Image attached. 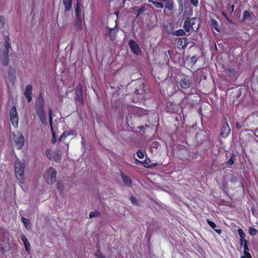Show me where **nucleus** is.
<instances>
[{"instance_id":"nucleus-1","label":"nucleus","mask_w":258,"mask_h":258,"mask_svg":"<svg viewBox=\"0 0 258 258\" xmlns=\"http://www.w3.org/2000/svg\"><path fill=\"white\" fill-rule=\"evenodd\" d=\"M11 49L10 38L7 37L5 42H0V63L5 67L9 64V50Z\"/></svg>"},{"instance_id":"nucleus-2","label":"nucleus","mask_w":258,"mask_h":258,"mask_svg":"<svg viewBox=\"0 0 258 258\" xmlns=\"http://www.w3.org/2000/svg\"><path fill=\"white\" fill-rule=\"evenodd\" d=\"M25 163L17 159L15 164V172L18 180L21 183L24 181Z\"/></svg>"},{"instance_id":"nucleus-3","label":"nucleus","mask_w":258,"mask_h":258,"mask_svg":"<svg viewBox=\"0 0 258 258\" xmlns=\"http://www.w3.org/2000/svg\"><path fill=\"white\" fill-rule=\"evenodd\" d=\"M4 77L7 88L10 89L11 86H14L16 80L15 69L12 67L9 68L8 72L5 74Z\"/></svg>"},{"instance_id":"nucleus-4","label":"nucleus","mask_w":258,"mask_h":258,"mask_svg":"<svg viewBox=\"0 0 258 258\" xmlns=\"http://www.w3.org/2000/svg\"><path fill=\"white\" fill-rule=\"evenodd\" d=\"M36 114L39 118L41 122L44 125L47 124V115L45 110L44 105L35 104Z\"/></svg>"},{"instance_id":"nucleus-5","label":"nucleus","mask_w":258,"mask_h":258,"mask_svg":"<svg viewBox=\"0 0 258 258\" xmlns=\"http://www.w3.org/2000/svg\"><path fill=\"white\" fill-rule=\"evenodd\" d=\"M115 24L113 28H110L108 26L105 27L106 30L105 31V35L108 36L109 39L113 41L115 39L116 34L119 31L117 27V20L115 21Z\"/></svg>"},{"instance_id":"nucleus-6","label":"nucleus","mask_w":258,"mask_h":258,"mask_svg":"<svg viewBox=\"0 0 258 258\" xmlns=\"http://www.w3.org/2000/svg\"><path fill=\"white\" fill-rule=\"evenodd\" d=\"M10 120L12 125L17 127L18 125L19 118L18 112L15 106H12L10 110Z\"/></svg>"},{"instance_id":"nucleus-7","label":"nucleus","mask_w":258,"mask_h":258,"mask_svg":"<svg viewBox=\"0 0 258 258\" xmlns=\"http://www.w3.org/2000/svg\"><path fill=\"white\" fill-rule=\"evenodd\" d=\"M47 174H49L50 175V178H47L46 177V175H45L44 178L46 179V182L48 184H52L53 182H55L56 180V175L57 172L56 170L52 167H50L46 171Z\"/></svg>"},{"instance_id":"nucleus-8","label":"nucleus","mask_w":258,"mask_h":258,"mask_svg":"<svg viewBox=\"0 0 258 258\" xmlns=\"http://www.w3.org/2000/svg\"><path fill=\"white\" fill-rule=\"evenodd\" d=\"M174 28V24L168 20L165 22L163 25V30L168 35L172 34Z\"/></svg>"},{"instance_id":"nucleus-9","label":"nucleus","mask_w":258,"mask_h":258,"mask_svg":"<svg viewBox=\"0 0 258 258\" xmlns=\"http://www.w3.org/2000/svg\"><path fill=\"white\" fill-rule=\"evenodd\" d=\"M33 87L31 84H28L26 85L24 95L25 96L27 101L28 103H30L32 100V92Z\"/></svg>"},{"instance_id":"nucleus-10","label":"nucleus","mask_w":258,"mask_h":258,"mask_svg":"<svg viewBox=\"0 0 258 258\" xmlns=\"http://www.w3.org/2000/svg\"><path fill=\"white\" fill-rule=\"evenodd\" d=\"M131 51L135 54H139L141 52V50L139 45L134 40H131L128 42Z\"/></svg>"},{"instance_id":"nucleus-11","label":"nucleus","mask_w":258,"mask_h":258,"mask_svg":"<svg viewBox=\"0 0 258 258\" xmlns=\"http://www.w3.org/2000/svg\"><path fill=\"white\" fill-rule=\"evenodd\" d=\"M225 121L221 128L220 136L222 138L227 137L230 133L231 129L228 124L226 119H225Z\"/></svg>"},{"instance_id":"nucleus-12","label":"nucleus","mask_w":258,"mask_h":258,"mask_svg":"<svg viewBox=\"0 0 258 258\" xmlns=\"http://www.w3.org/2000/svg\"><path fill=\"white\" fill-rule=\"evenodd\" d=\"M49 122L51 128V131L52 132V141L53 143H54L56 141V138L55 137V132L53 131V116H52V110L51 108L49 109Z\"/></svg>"},{"instance_id":"nucleus-13","label":"nucleus","mask_w":258,"mask_h":258,"mask_svg":"<svg viewBox=\"0 0 258 258\" xmlns=\"http://www.w3.org/2000/svg\"><path fill=\"white\" fill-rule=\"evenodd\" d=\"M15 142L18 149L20 150L23 148L24 144V138L22 133L20 132L18 133V137L15 140Z\"/></svg>"},{"instance_id":"nucleus-14","label":"nucleus","mask_w":258,"mask_h":258,"mask_svg":"<svg viewBox=\"0 0 258 258\" xmlns=\"http://www.w3.org/2000/svg\"><path fill=\"white\" fill-rule=\"evenodd\" d=\"M160 148V143L156 141H153L150 145V152L154 155H156Z\"/></svg>"},{"instance_id":"nucleus-15","label":"nucleus","mask_w":258,"mask_h":258,"mask_svg":"<svg viewBox=\"0 0 258 258\" xmlns=\"http://www.w3.org/2000/svg\"><path fill=\"white\" fill-rule=\"evenodd\" d=\"M120 176L124 184L128 187H131L133 182L132 179L122 172H120Z\"/></svg>"},{"instance_id":"nucleus-16","label":"nucleus","mask_w":258,"mask_h":258,"mask_svg":"<svg viewBox=\"0 0 258 258\" xmlns=\"http://www.w3.org/2000/svg\"><path fill=\"white\" fill-rule=\"evenodd\" d=\"M180 86L183 89L188 88L191 84L190 80L187 77H184L179 82Z\"/></svg>"},{"instance_id":"nucleus-17","label":"nucleus","mask_w":258,"mask_h":258,"mask_svg":"<svg viewBox=\"0 0 258 258\" xmlns=\"http://www.w3.org/2000/svg\"><path fill=\"white\" fill-rule=\"evenodd\" d=\"M188 44V39L185 38H179L177 41V45L179 49H183Z\"/></svg>"},{"instance_id":"nucleus-18","label":"nucleus","mask_w":258,"mask_h":258,"mask_svg":"<svg viewBox=\"0 0 258 258\" xmlns=\"http://www.w3.org/2000/svg\"><path fill=\"white\" fill-rule=\"evenodd\" d=\"M146 91L145 86L142 83L140 85L139 88L136 89L135 93L137 95H143L146 93Z\"/></svg>"},{"instance_id":"nucleus-19","label":"nucleus","mask_w":258,"mask_h":258,"mask_svg":"<svg viewBox=\"0 0 258 258\" xmlns=\"http://www.w3.org/2000/svg\"><path fill=\"white\" fill-rule=\"evenodd\" d=\"M190 22L192 26V30L194 31H197L199 28V20L196 18L193 17L191 19L189 18Z\"/></svg>"},{"instance_id":"nucleus-20","label":"nucleus","mask_w":258,"mask_h":258,"mask_svg":"<svg viewBox=\"0 0 258 258\" xmlns=\"http://www.w3.org/2000/svg\"><path fill=\"white\" fill-rule=\"evenodd\" d=\"M74 131L73 130L70 131L69 132H64L63 134L61 135L59 139V142H64L66 139L71 136L73 135L74 133Z\"/></svg>"},{"instance_id":"nucleus-21","label":"nucleus","mask_w":258,"mask_h":258,"mask_svg":"<svg viewBox=\"0 0 258 258\" xmlns=\"http://www.w3.org/2000/svg\"><path fill=\"white\" fill-rule=\"evenodd\" d=\"M238 233L239 235L240 236V244L241 246H242V242L244 241L245 243L248 242L247 240L245 239V234L243 232V230L242 229H238Z\"/></svg>"},{"instance_id":"nucleus-22","label":"nucleus","mask_w":258,"mask_h":258,"mask_svg":"<svg viewBox=\"0 0 258 258\" xmlns=\"http://www.w3.org/2000/svg\"><path fill=\"white\" fill-rule=\"evenodd\" d=\"M183 28L185 31L187 32H189L190 31V29H192V26L190 22L189 18H188L183 23Z\"/></svg>"},{"instance_id":"nucleus-23","label":"nucleus","mask_w":258,"mask_h":258,"mask_svg":"<svg viewBox=\"0 0 258 258\" xmlns=\"http://www.w3.org/2000/svg\"><path fill=\"white\" fill-rule=\"evenodd\" d=\"M75 100L76 103L78 106H83L84 105V101L83 94L76 95Z\"/></svg>"},{"instance_id":"nucleus-24","label":"nucleus","mask_w":258,"mask_h":258,"mask_svg":"<svg viewBox=\"0 0 258 258\" xmlns=\"http://www.w3.org/2000/svg\"><path fill=\"white\" fill-rule=\"evenodd\" d=\"M72 1L73 0H62L66 12H69L71 10L72 6Z\"/></svg>"},{"instance_id":"nucleus-25","label":"nucleus","mask_w":258,"mask_h":258,"mask_svg":"<svg viewBox=\"0 0 258 258\" xmlns=\"http://www.w3.org/2000/svg\"><path fill=\"white\" fill-rule=\"evenodd\" d=\"M206 221H207V223L210 225V226L212 228H213L215 231L216 232H217L219 234H220L221 233L222 231L221 229H216V225L214 222L210 220V219H207L206 220Z\"/></svg>"},{"instance_id":"nucleus-26","label":"nucleus","mask_w":258,"mask_h":258,"mask_svg":"<svg viewBox=\"0 0 258 258\" xmlns=\"http://www.w3.org/2000/svg\"><path fill=\"white\" fill-rule=\"evenodd\" d=\"M77 31H81L83 29L82 18H77V20L74 25Z\"/></svg>"},{"instance_id":"nucleus-27","label":"nucleus","mask_w":258,"mask_h":258,"mask_svg":"<svg viewBox=\"0 0 258 258\" xmlns=\"http://www.w3.org/2000/svg\"><path fill=\"white\" fill-rule=\"evenodd\" d=\"M75 14L76 18H81V9L80 2H77Z\"/></svg>"},{"instance_id":"nucleus-28","label":"nucleus","mask_w":258,"mask_h":258,"mask_svg":"<svg viewBox=\"0 0 258 258\" xmlns=\"http://www.w3.org/2000/svg\"><path fill=\"white\" fill-rule=\"evenodd\" d=\"M57 189L59 194L62 195L63 193L64 184L62 181L59 180L57 182Z\"/></svg>"},{"instance_id":"nucleus-29","label":"nucleus","mask_w":258,"mask_h":258,"mask_svg":"<svg viewBox=\"0 0 258 258\" xmlns=\"http://www.w3.org/2000/svg\"><path fill=\"white\" fill-rule=\"evenodd\" d=\"M211 26L213 29L215 30L218 32H220L218 22L215 19H211Z\"/></svg>"},{"instance_id":"nucleus-30","label":"nucleus","mask_w":258,"mask_h":258,"mask_svg":"<svg viewBox=\"0 0 258 258\" xmlns=\"http://www.w3.org/2000/svg\"><path fill=\"white\" fill-rule=\"evenodd\" d=\"M35 104L44 105V99L41 93H39L38 98L36 100Z\"/></svg>"},{"instance_id":"nucleus-31","label":"nucleus","mask_w":258,"mask_h":258,"mask_svg":"<svg viewBox=\"0 0 258 258\" xmlns=\"http://www.w3.org/2000/svg\"><path fill=\"white\" fill-rule=\"evenodd\" d=\"M244 253L247 258H251V256L249 252V248L248 246V242H245L244 244Z\"/></svg>"},{"instance_id":"nucleus-32","label":"nucleus","mask_w":258,"mask_h":258,"mask_svg":"<svg viewBox=\"0 0 258 258\" xmlns=\"http://www.w3.org/2000/svg\"><path fill=\"white\" fill-rule=\"evenodd\" d=\"M186 34L185 31L181 29H178L177 30L173 31V32L172 33V35H175L177 36H184Z\"/></svg>"},{"instance_id":"nucleus-33","label":"nucleus","mask_w":258,"mask_h":258,"mask_svg":"<svg viewBox=\"0 0 258 258\" xmlns=\"http://www.w3.org/2000/svg\"><path fill=\"white\" fill-rule=\"evenodd\" d=\"M83 94V89L82 86L80 83H79L75 89V95H82Z\"/></svg>"},{"instance_id":"nucleus-34","label":"nucleus","mask_w":258,"mask_h":258,"mask_svg":"<svg viewBox=\"0 0 258 258\" xmlns=\"http://www.w3.org/2000/svg\"><path fill=\"white\" fill-rule=\"evenodd\" d=\"M22 221L23 222L26 229H29L31 228V226L29 219L22 217Z\"/></svg>"},{"instance_id":"nucleus-35","label":"nucleus","mask_w":258,"mask_h":258,"mask_svg":"<svg viewBox=\"0 0 258 258\" xmlns=\"http://www.w3.org/2000/svg\"><path fill=\"white\" fill-rule=\"evenodd\" d=\"M151 160L149 158H146L144 161V166L147 168H150L156 166V164H149Z\"/></svg>"},{"instance_id":"nucleus-36","label":"nucleus","mask_w":258,"mask_h":258,"mask_svg":"<svg viewBox=\"0 0 258 258\" xmlns=\"http://www.w3.org/2000/svg\"><path fill=\"white\" fill-rule=\"evenodd\" d=\"M252 14V13H250L248 11H247L246 10L244 11L243 13V15H242V21H244L248 18H250Z\"/></svg>"},{"instance_id":"nucleus-37","label":"nucleus","mask_w":258,"mask_h":258,"mask_svg":"<svg viewBox=\"0 0 258 258\" xmlns=\"http://www.w3.org/2000/svg\"><path fill=\"white\" fill-rule=\"evenodd\" d=\"M226 73L228 74V75L230 77H232L234 75L236 70L235 68H228L226 70H225Z\"/></svg>"},{"instance_id":"nucleus-38","label":"nucleus","mask_w":258,"mask_h":258,"mask_svg":"<svg viewBox=\"0 0 258 258\" xmlns=\"http://www.w3.org/2000/svg\"><path fill=\"white\" fill-rule=\"evenodd\" d=\"M165 2V8L168 10H172L173 9L172 2L170 0H167Z\"/></svg>"},{"instance_id":"nucleus-39","label":"nucleus","mask_w":258,"mask_h":258,"mask_svg":"<svg viewBox=\"0 0 258 258\" xmlns=\"http://www.w3.org/2000/svg\"><path fill=\"white\" fill-rule=\"evenodd\" d=\"M61 158V155L59 153L55 152L54 153V155L52 157V159H53L56 162H59Z\"/></svg>"},{"instance_id":"nucleus-40","label":"nucleus","mask_w":258,"mask_h":258,"mask_svg":"<svg viewBox=\"0 0 258 258\" xmlns=\"http://www.w3.org/2000/svg\"><path fill=\"white\" fill-rule=\"evenodd\" d=\"M248 233L251 236H254L257 233V230L253 227H250L248 229Z\"/></svg>"},{"instance_id":"nucleus-41","label":"nucleus","mask_w":258,"mask_h":258,"mask_svg":"<svg viewBox=\"0 0 258 258\" xmlns=\"http://www.w3.org/2000/svg\"><path fill=\"white\" fill-rule=\"evenodd\" d=\"M45 154H46V155L47 157L49 160H52V157H53V156L54 155V153L52 154V152L51 149H47L46 150Z\"/></svg>"},{"instance_id":"nucleus-42","label":"nucleus","mask_w":258,"mask_h":258,"mask_svg":"<svg viewBox=\"0 0 258 258\" xmlns=\"http://www.w3.org/2000/svg\"><path fill=\"white\" fill-rule=\"evenodd\" d=\"M100 215V213L98 211H95L94 212H91L89 213V217L90 218H93L94 217H96L99 216Z\"/></svg>"},{"instance_id":"nucleus-43","label":"nucleus","mask_w":258,"mask_h":258,"mask_svg":"<svg viewBox=\"0 0 258 258\" xmlns=\"http://www.w3.org/2000/svg\"><path fill=\"white\" fill-rule=\"evenodd\" d=\"M152 3L157 8L162 9L164 7V5L162 3L158 2H152Z\"/></svg>"},{"instance_id":"nucleus-44","label":"nucleus","mask_w":258,"mask_h":258,"mask_svg":"<svg viewBox=\"0 0 258 258\" xmlns=\"http://www.w3.org/2000/svg\"><path fill=\"white\" fill-rule=\"evenodd\" d=\"M137 155L139 158L143 159L144 157V154L142 149H139L137 152Z\"/></svg>"},{"instance_id":"nucleus-45","label":"nucleus","mask_w":258,"mask_h":258,"mask_svg":"<svg viewBox=\"0 0 258 258\" xmlns=\"http://www.w3.org/2000/svg\"><path fill=\"white\" fill-rule=\"evenodd\" d=\"M199 57L197 55H194L191 57L190 61L192 64H195L198 60Z\"/></svg>"},{"instance_id":"nucleus-46","label":"nucleus","mask_w":258,"mask_h":258,"mask_svg":"<svg viewBox=\"0 0 258 258\" xmlns=\"http://www.w3.org/2000/svg\"><path fill=\"white\" fill-rule=\"evenodd\" d=\"M21 238L22 241L23 242L24 245L29 243L27 237L25 236V235L22 234L21 236Z\"/></svg>"},{"instance_id":"nucleus-47","label":"nucleus","mask_w":258,"mask_h":258,"mask_svg":"<svg viewBox=\"0 0 258 258\" xmlns=\"http://www.w3.org/2000/svg\"><path fill=\"white\" fill-rule=\"evenodd\" d=\"M94 255L97 258H101L104 255L102 253L100 250H97L94 253Z\"/></svg>"},{"instance_id":"nucleus-48","label":"nucleus","mask_w":258,"mask_h":258,"mask_svg":"<svg viewBox=\"0 0 258 258\" xmlns=\"http://www.w3.org/2000/svg\"><path fill=\"white\" fill-rule=\"evenodd\" d=\"M94 255L97 258H101L104 255L102 253L100 250H97L94 253Z\"/></svg>"},{"instance_id":"nucleus-49","label":"nucleus","mask_w":258,"mask_h":258,"mask_svg":"<svg viewBox=\"0 0 258 258\" xmlns=\"http://www.w3.org/2000/svg\"><path fill=\"white\" fill-rule=\"evenodd\" d=\"M178 5V9L179 11L182 12L183 11V2L182 0H177Z\"/></svg>"},{"instance_id":"nucleus-50","label":"nucleus","mask_w":258,"mask_h":258,"mask_svg":"<svg viewBox=\"0 0 258 258\" xmlns=\"http://www.w3.org/2000/svg\"><path fill=\"white\" fill-rule=\"evenodd\" d=\"M145 7H142L138 10V13L136 15L137 17H139L145 11Z\"/></svg>"},{"instance_id":"nucleus-51","label":"nucleus","mask_w":258,"mask_h":258,"mask_svg":"<svg viewBox=\"0 0 258 258\" xmlns=\"http://www.w3.org/2000/svg\"><path fill=\"white\" fill-rule=\"evenodd\" d=\"M234 163V159L232 157H231L228 160V161L226 162V165L229 166H231L233 165Z\"/></svg>"},{"instance_id":"nucleus-52","label":"nucleus","mask_w":258,"mask_h":258,"mask_svg":"<svg viewBox=\"0 0 258 258\" xmlns=\"http://www.w3.org/2000/svg\"><path fill=\"white\" fill-rule=\"evenodd\" d=\"M130 200H131V201L132 202V204H133L134 205L138 204L137 199L135 197H134L133 196H131Z\"/></svg>"},{"instance_id":"nucleus-53","label":"nucleus","mask_w":258,"mask_h":258,"mask_svg":"<svg viewBox=\"0 0 258 258\" xmlns=\"http://www.w3.org/2000/svg\"><path fill=\"white\" fill-rule=\"evenodd\" d=\"M25 249L26 250V251L28 252V253H30L31 252V248H30V243H28L27 244H25Z\"/></svg>"},{"instance_id":"nucleus-54","label":"nucleus","mask_w":258,"mask_h":258,"mask_svg":"<svg viewBox=\"0 0 258 258\" xmlns=\"http://www.w3.org/2000/svg\"><path fill=\"white\" fill-rule=\"evenodd\" d=\"M221 14L226 18V19L227 20L228 22H229L230 23H232V21L229 19L228 16L227 15V14L224 12H222L221 13Z\"/></svg>"},{"instance_id":"nucleus-55","label":"nucleus","mask_w":258,"mask_h":258,"mask_svg":"<svg viewBox=\"0 0 258 258\" xmlns=\"http://www.w3.org/2000/svg\"><path fill=\"white\" fill-rule=\"evenodd\" d=\"M0 22L3 25H4L6 23V19L3 16H0Z\"/></svg>"},{"instance_id":"nucleus-56","label":"nucleus","mask_w":258,"mask_h":258,"mask_svg":"<svg viewBox=\"0 0 258 258\" xmlns=\"http://www.w3.org/2000/svg\"><path fill=\"white\" fill-rule=\"evenodd\" d=\"M190 2L194 6H197L198 4V0H190Z\"/></svg>"},{"instance_id":"nucleus-57","label":"nucleus","mask_w":258,"mask_h":258,"mask_svg":"<svg viewBox=\"0 0 258 258\" xmlns=\"http://www.w3.org/2000/svg\"><path fill=\"white\" fill-rule=\"evenodd\" d=\"M236 127L237 130H239L242 127V125L238 122L237 121L236 122Z\"/></svg>"},{"instance_id":"nucleus-58","label":"nucleus","mask_w":258,"mask_h":258,"mask_svg":"<svg viewBox=\"0 0 258 258\" xmlns=\"http://www.w3.org/2000/svg\"><path fill=\"white\" fill-rule=\"evenodd\" d=\"M234 8H235V7H234V5H232L231 6V14H232L233 12Z\"/></svg>"},{"instance_id":"nucleus-59","label":"nucleus","mask_w":258,"mask_h":258,"mask_svg":"<svg viewBox=\"0 0 258 258\" xmlns=\"http://www.w3.org/2000/svg\"><path fill=\"white\" fill-rule=\"evenodd\" d=\"M139 162H140V161H139V160H138V159H136L135 160V163H136V164H137V163H139Z\"/></svg>"},{"instance_id":"nucleus-60","label":"nucleus","mask_w":258,"mask_h":258,"mask_svg":"<svg viewBox=\"0 0 258 258\" xmlns=\"http://www.w3.org/2000/svg\"><path fill=\"white\" fill-rule=\"evenodd\" d=\"M143 128V126H140L138 127V128L140 130H142Z\"/></svg>"},{"instance_id":"nucleus-61","label":"nucleus","mask_w":258,"mask_h":258,"mask_svg":"<svg viewBox=\"0 0 258 258\" xmlns=\"http://www.w3.org/2000/svg\"><path fill=\"white\" fill-rule=\"evenodd\" d=\"M241 258H247L245 255V256H242Z\"/></svg>"},{"instance_id":"nucleus-62","label":"nucleus","mask_w":258,"mask_h":258,"mask_svg":"<svg viewBox=\"0 0 258 258\" xmlns=\"http://www.w3.org/2000/svg\"><path fill=\"white\" fill-rule=\"evenodd\" d=\"M245 242L244 241H243L242 242V246L243 245V246L244 247V244H245Z\"/></svg>"},{"instance_id":"nucleus-63","label":"nucleus","mask_w":258,"mask_h":258,"mask_svg":"<svg viewBox=\"0 0 258 258\" xmlns=\"http://www.w3.org/2000/svg\"><path fill=\"white\" fill-rule=\"evenodd\" d=\"M125 1L126 0H123V3H124Z\"/></svg>"},{"instance_id":"nucleus-64","label":"nucleus","mask_w":258,"mask_h":258,"mask_svg":"<svg viewBox=\"0 0 258 258\" xmlns=\"http://www.w3.org/2000/svg\"><path fill=\"white\" fill-rule=\"evenodd\" d=\"M114 0H110V2H113Z\"/></svg>"}]
</instances>
